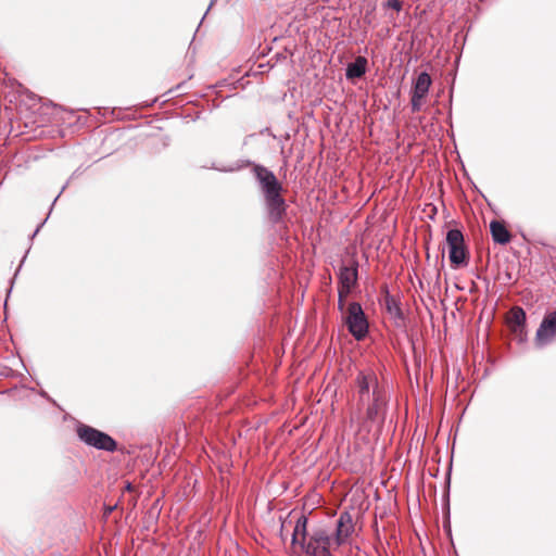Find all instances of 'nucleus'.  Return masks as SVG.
Here are the masks:
<instances>
[{"label":"nucleus","mask_w":556,"mask_h":556,"mask_svg":"<svg viewBox=\"0 0 556 556\" xmlns=\"http://www.w3.org/2000/svg\"><path fill=\"white\" fill-rule=\"evenodd\" d=\"M355 387L357 408L364 413V427L368 430L372 426L381 428L386 420L389 397L376 372L359 371L355 378Z\"/></svg>","instance_id":"obj_1"},{"label":"nucleus","mask_w":556,"mask_h":556,"mask_svg":"<svg viewBox=\"0 0 556 556\" xmlns=\"http://www.w3.org/2000/svg\"><path fill=\"white\" fill-rule=\"evenodd\" d=\"M333 547V531L326 527L312 529L307 539L300 542L301 551L307 556H332Z\"/></svg>","instance_id":"obj_2"},{"label":"nucleus","mask_w":556,"mask_h":556,"mask_svg":"<svg viewBox=\"0 0 556 556\" xmlns=\"http://www.w3.org/2000/svg\"><path fill=\"white\" fill-rule=\"evenodd\" d=\"M343 321L349 332L356 339L363 340L367 333L369 324L367 316L358 302H351L343 315Z\"/></svg>","instance_id":"obj_3"},{"label":"nucleus","mask_w":556,"mask_h":556,"mask_svg":"<svg viewBox=\"0 0 556 556\" xmlns=\"http://www.w3.org/2000/svg\"><path fill=\"white\" fill-rule=\"evenodd\" d=\"M77 435L85 444L97 450L114 452L117 448V443L111 435L91 426L80 424L77 427Z\"/></svg>","instance_id":"obj_4"},{"label":"nucleus","mask_w":556,"mask_h":556,"mask_svg":"<svg viewBox=\"0 0 556 556\" xmlns=\"http://www.w3.org/2000/svg\"><path fill=\"white\" fill-rule=\"evenodd\" d=\"M448 258L453 267L457 268L467 264L468 252L465 247L464 235L459 229H450L446 233Z\"/></svg>","instance_id":"obj_5"},{"label":"nucleus","mask_w":556,"mask_h":556,"mask_svg":"<svg viewBox=\"0 0 556 556\" xmlns=\"http://www.w3.org/2000/svg\"><path fill=\"white\" fill-rule=\"evenodd\" d=\"M431 84L432 79L427 72L419 73L416 79L414 80L410 90V108L413 113L421 111L422 100L427 97Z\"/></svg>","instance_id":"obj_6"},{"label":"nucleus","mask_w":556,"mask_h":556,"mask_svg":"<svg viewBox=\"0 0 556 556\" xmlns=\"http://www.w3.org/2000/svg\"><path fill=\"white\" fill-rule=\"evenodd\" d=\"M253 172L264 198L281 193L282 186L271 170L262 165H255Z\"/></svg>","instance_id":"obj_7"},{"label":"nucleus","mask_w":556,"mask_h":556,"mask_svg":"<svg viewBox=\"0 0 556 556\" xmlns=\"http://www.w3.org/2000/svg\"><path fill=\"white\" fill-rule=\"evenodd\" d=\"M556 336V309L553 311L552 313L547 314L539 329L536 330V334H535V345L538 348H543L547 344H549L554 337Z\"/></svg>","instance_id":"obj_8"},{"label":"nucleus","mask_w":556,"mask_h":556,"mask_svg":"<svg viewBox=\"0 0 556 556\" xmlns=\"http://www.w3.org/2000/svg\"><path fill=\"white\" fill-rule=\"evenodd\" d=\"M264 201L269 220L274 224L280 223L287 210V204L281 193L265 197Z\"/></svg>","instance_id":"obj_9"},{"label":"nucleus","mask_w":556,"mask_h":556,"mask_svg":"<svg viewBox=\"0 0 556 556\" xmlns=\"http://www.w3.org/2000/svg\"><path fill=\"white\" fill-rule=\"evenodd\" d=\"M339 289H341V298L350 294L357 282V263L351 266L342 265L339 269Z\"/></svg>","instance_id":"obj_10"},{"label":"nucleus","mask_w":556,"mask_h":556,"mask_svg":"<svg viewBox=\"0 0 556 556\" xmlns=\"http://www.w3.org/2000/svg\"><path fill=\"white\" fill-rule=\"evenodd\" d=\"M354 529L352 516L349 513H342L337 520V528L333 532L336 547L342 545Z\"/></svg>","instance_id":"obj_11"},{"label":"nucleus","mask_w":556,"mask_h":556,"mask_svg":"<svg viewBox=\"0 0 556 556\" xmlns=\"http://www.w3.org/2000/svg\"><path fill=\"white\" fill-rule=\"evenodd\" d=\"M367 67V59L365 56H357L354 62L348 64L345 76L348 79L361 78L365 75Z\"/></svg>","instance_id":"obj_12"},{"label":"nucleus","mask_w":556,"mask_h":556,"mask_svg":"<svg viewBox=\"0 0 556 556\" xmlns=\"http://www.w3.org/2000/svg\"><path fill=\"white\" fill-rule=\"evenodd\" d=\"M490 230L494 242L498 244H506L511 239V236L505 225L498 220L491 222Z\"/></svg>","instance_id":"obj_13"},{"label":"nucleus","mask_w":556,"mask_h":556,"mask_svg":"<svg viewBox=\"0 0 556 556\" xmlns=\"http://www.w3.org/2000/svg\"><path fill=\"white\" fill-rule=\"evenodd\" d=\"M383 302L387 312L395 319H403V312L401 309V303L392 294H390L387 287L383 288Z\"/></svg>","instance_id":"obj_14"},{"label":"nucleus","mask_w":556,"mask_h":556,"mask_svg":"<svg viewBox=\"0 0 556 556\" xmlns=\"http://www.w3.org/2000/svg\"><path fill=\"white\" fill-rule=\"evenodd\" d=\"M309 533L307 532V518L301 515L292 530V545H299L301 540H306Z\"/></svg>","instance_id":"obj_15"},{"label":"nucleus","mask_w":556,"mask_h":556,"mask_svg":"<svg viewBox=\"0 0 556 556\" xmlns=\"http://www.w3.org/2000/svg\"><path fill=\"white\" fill-rule=\"evenodd\" d=\"M510 323L515 331L521 329L525 326L526 313L521 307H515L514 309H511Z\"/></svg>","instance_id":"obj_16"},{"label":"nucleus","mask_w":556,"mask_h":556,"mask_svg":"<svg viewBox=\"0 0 556 556\" xmlns=\"http://www.w3.org/2000/svg\"><path fill=\"white\" fill-rule=\"evenodd\" d=\"M384 7L400 12L403 8V3L400 0H388Z\"/></svg>","instance_id":"obj_17"},{"label":"nucleus","mask_w":556,"mask_h":556,"mask_svg":"<svg viewBox=\"0 0 556 556\" xmlns=\"http://www.w3.org/2000/svg\"><path fill=\"white\" fill-rule=\"evenodd\" d=\"M339 293V300H338V309L344 315L345 314V304H344V298H341V289H338Z\"/></svg>","instance_id":"obj_18"},{"label":"nucleus","mask_w":556,"mask_h":556,"mask_svg":"<svg viewBox=\"0 0 556 556\" xmlns=\"http://www.w3.org/2000/svg\"><path fill=\"white\" fill-rule=\"evenodd\" d=\"M125 489H126L127 491H131V490H132V485H131V483L127 482V483H126V485H125Z\"/></svg>","instance_id":"obj_19"},{"label":"nucleus","mask_w":556,"mask_h":556,"mask_svg":"<svg viewBox=\"0 0 556 556\" xmlns=\"http://www.w3.org/2000/svg\"><path fill=\"white\" fill-rule=\"evenodd\" d=\"M40 229V226L36 228L35 232L33 233V237L37 235V232L39 231Z\"/></svg>","instance_id":"obj_20"},{"label":"nucleus","mask_w":556,"mask_h":556,"mask_svg":"<svg viewBox=\"0 0 556 556\" xmlns=\"http://www.w3.org/2000/svg\"><path fill=\"white\" fill-rule=\"evenodd\" d=\"M114 508L113 507H110L108 508V511L111 513Z\"/></svg>","instance_id":"obj_21"}]
</instances>
